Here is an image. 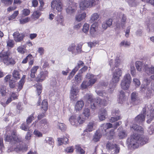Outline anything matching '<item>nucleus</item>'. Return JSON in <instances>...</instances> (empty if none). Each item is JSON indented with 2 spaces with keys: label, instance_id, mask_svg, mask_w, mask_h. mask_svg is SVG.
I'll use <instances>...</instances> for the list:
<instances>
[{
  "label": "nucleus",
  "instance_id": "nucleus-38",
  "mask_svg": "<svg viewBox=\"0 0 154 154\" xmlns=\"http://www.w3.org/2000/svg\"><path fill=\"white\" fill-rule=\"evenodd\" d=\"M79 69V66H76L70 73L68 77V79H70L71 78H72Z\"/></svg>",
  "mask_w": 154,
  "mask_h": 154
},
{
  "label": "nucleus",
  "instance_id": "nucleus-58",
  "mask_svg": "<svg viewBox=\"0 0 154 154\" xmlns=\"http://www.w3.org/2000/svg\"><path fill=\"white\" fill-rule=\"evenodd\" d=\"M13 0H2V2L7 6L11 5L13 2Z\"/></svg>",
  "mask_w": 154,
  "mask_h": 154
},
{
  "label": "nucleus",
  "instance_id": "nucleus-57",
  "mask_svg": "<svg viewBox=\"0 0 154 154\" xmlns=\"http://www.w3.org/2000/svg\"><path fill=\"white\" fill-rule=\"evenodd\" d=\"M34 119V117L33 116V115H31L29 116L26 119V122L27 125H29L30 124L32 121Z\"/></svg>",
  "mask_w": 154,
  "mask_h": 154
},
{
  "label": "nucleus",
  "instance_id": "nucleus-23",
  "mask_svg": "<svg viewBox=\"0 0 154 154\" xmlns=\"http://www.w3.org/2000/svg\"><path fill=\"white\" fill-rule=\"evenodd\" d=\"M126 99L125 92L122 91H120L119 97V103L122 104Z\"/></svg>",
  "mask_w": 154,
  "mask_h": 154
},
{
  "label": "nucleus",
  "instance_id": "nucleus-40",
  "mask_svg": "<svg viewBox=\"0 0 154 154\" xmlns=\"http://www.w3.org/2000/svg\"><path fill=\"white\" fill-rule=\"evenodd\" d=\"M89 86H91L89 81L86 80L84 81L81 85V88L82 89H85Z\"/></svg>",
  "mask_w": 154,
  "mask_h": 154
},
{
  "label": "nucleus",
  "instance_id": "nucleus-31",
  "mask_svg": "<svg viewBox=\"0 0 154 154\" xmlns=\"http://www.w3.org/2000/svg\"><path fill=\"white\" fill-rule=\"evenodd\" d=\"M122 80L131 83V78L130 75L129 73L125 74Z\"/></svg>",
  "mask_w": 154,
  "mask_h": 154
},
{
  "label": "nucleus",
  "instance_id": "nucleus-3",
  "mask_svg": "<svg viewBox=\"0 0 154 154\" xmlns=\"http://www.w3.org/2000/svg\"><path fill=\"white\" fill-rule=\"evenodd\" d=\"M0 57L3 62L6 65H12L15 63L14 60L10 56V53L8 51L0 53Z\"/></svg>",
  "mask_w": 154,
  "mask_h": 154
},
{
  "label": "nucleus",
  "instance_id": "nucleus-35",
  "mask_svg": "<svg viewBox=\"0 0 154 154\" xmlns=\"http://www.w3.org/2000/svg\"><path fill=\"white\" fill-rule=\"evenodd\" d=\"M48 107L47 101L46 100H44L42 102L41 108L45 112H46L48 109Z\"/></svg>",
  "mask_w": 154,
  "mask_h": 154
},
{
  "label": "nucleus",
  "instance_id": "nucleus-61",
  "mask_svg": "<svg viewBox=\"0 0 154 154\" xmlns=\"http://www.w3.org/2000/svg\"><path fill=\"white\" fill-rule=\"evenodd\" d=\"M25 82L24 81H21L20 80L18 83V88L17 89V91L18 92L20 91L23 87V86Z\"/></svg>",
  "mask_w": 154,
  "mask_h": 154
},
{
  "label": "nucleus",
  "instance_id": "nucleus-13",
  "mask_svg": "<svg viewBox=\"0 0 154 154\" xmlns=\"http://www.w3.org/2000/svg\"><path fill=\"white\" fill-rule=\"evenodd\" d=\"M107 115V112L105 109H100L98 112V117L101 121L105 120L106 118Z\"/></svg>",
  "mask_w": 154,
  "mask_h": 154
},
{
  "label": "nucleus",
  "instance_id": "nucleus-46",
  "mask_svg": "<svg viewBox=\"0 0 154 154\" xmlns=\"http://www.w3.org/2000/svg\"><path fill=\"white\" fill-rule=\"evenodd\" d=\"M82 113L85 116L88 118L90 115L89 109L88 108H85L83 110Z\"/></svg>",
  "mask_w": 154,
  "mask_h": 154
},
{
  "label": "nucleus",
  "instance_id": "nucleus-4",
  "mask_svg": "<svg viewBox=\"0 0 154 154\" xmlns=\"http://www.w3.org/2000/svg\"><path fill=\"white\" fill-rule=\"evenodd\" d=\"M150 82V80L147 79H144L143 81V84L141 85L140 88V91L141 92L145 91V90L147 89V91L145 95V97L149 98L153 96L152 92L150 89L147 88V86L149 85Z\"/></svg>",
  "mask_w": 154,
  "mask_h": 154
},
{
  "label": "nucleus",
  "instance_id": "nucleus-39",
  "mask_svg": "<svg viewBox=\"0 0 154 154\" xmlns=\"http://www.w3.org/2000/svg\"><path fill=\"white\" fill-rule=\"evenodd\" d=\"M143 66V65L141 62L137 61L136 62V66L138 71H140Z\"/></svg>",
  "mask_w": 154,
  "mask_h": 154
},
{
  "label": "nucleus",
  "instance_id": "nucleus-60",
  "mask_svg": "<svg viewBox=\"0 0 154 154\" xmlns=\"http://www.w3.org/2000/svg\"><path fill=\"white\" fill-rule=\"evenodd\" d=\"M119 111L118 109H113L112 111V115L114 116H118L119 115Z\"/></svg>",
  "mask_w": 154,
  "mask_h": 154
},
{
  "label": "nucleus",
  "instance_id": "nucleus-1",
  "mask_svg": "<svg viewBox=\"0 0 154 154\" xmlns=\"http://www.w3.org/2000/svg\"><path fill=\"white\" fill-rule=\"evenodd\" d=\"M148 139L143 136L137 135L134 134L127 140V143L130 147L134 149L137 148L139 146L143 145L147 142Z\"/></svg>",
  "mask_w": 154,
  "mask_h": 154
},
{
  "label": "nucleus",
  "instance_id": "nucleus-8",
  "mask_svg": "<svg viewBox=\"0 0 154 154\" xmlns=\"http://www.w3.org/2000/svg\"><path fill=\"white\" fill-rule=\"evenodd\" d=\"M48 72L47 71H42L39 72L36 78L37 81L42 82L48 76Z\"/></svg>",
  "mask_w": 154,
  "mask_h": 154
},
{
  "label": "nucleus",
  "instance_id": "nucleus-24",
  "mask_svg": "<svg viewBox=\"0 0 154 154\" xmlns=\"http://www.w3.org/2000/svg\"><path fill=\"white\" fill-rule=\"evenodd\" d=\"M75 45L74 43H72L69 45L67 48V50L70 52H71L72 54L75 55Z\"/></svg>",
  "mask_w": 154,
  "mask_h": 154
},
{
  "label": "nucleus",
  "instance_id": "nucleus-2",
  "mask_svg": "<svg viewBox=\"0 0 154 154\" xmlns=\"http://www.w3.org/2000/svg\"><path fill=\"white\" fill-rule=\"evenodd\" d=\"M122 70L118 68L116 69L112 74V81L110 82L109 85V89L108 91L110 93H112L114 89L116 86V83L119 81L120 77L122 76Z\"/></svg>",
  "mask_w": 154,
  "mask_h": 154
},
{
  "label": "nucleus",
  "instance_id": "nucleus-51",
  "mask_svg": "<svg viewBox=\"0 0 154 154\" xmlns=\"http://www.w3.org/2000/svg\"><path fill=\"white\" fill-rule=\"evenodd\" d=\"M82 45L81 44H78L77 46L76 47V53L75 55L81 53L82 51Z\"/></svg>",
  "mask_w": 154,
  "mask_h": 154
},
{
  "label": "nucleus",
  "instance_id": "nucleus-47",
  "mask_svg": "<svg viewBox=\"0 0 154 154\" xmlns=\"http://www.w3.org/2000/svg\"><path fill=\"white\" fill-rule=\"evenodd\" d=\"M89 25L88 24L85 23L83 26L82 31L85 34L87 33L89 30Z\"/></svg>",
  "mask_w": 154,
  "mask_h": 154
},
{
  "label": "nucleus",
  "instance_id": "nucleus-5",
  "mask_svg": "<svg viewBox=\"0 0 154 154\" xmlns=\"http://www.w3.org/2000/svg\"><path fill=\"white\" fill-rule=\"evenodd\" d=\"M91 109L94 110L97 107V106H106V101L104 99H101L100 98L96 99L94 100V103L92 102Z\"/></svg>",
  "mask_w": 154,
  "mask_h": 154
},
{
  "label": "nucleus",
  "instance_id": "nucleus-28",
  "mask_svg": "<svg viewBox=\"0 0 154 154\" xmlns=\"http://www.w3.org/2000/svg\"><path fill=\"white\" fill-rule=\"evenodd\" d=\"M12 76L13 78L15 80H18L20 78V75L19 71L14 69L12 73Z\"/></svg>",
  "mask_w": 154,
  "mask_h": 154
},
{
  "label": "nucleus",
  "instance_id": "nucleus-50",
  "mask_svg": "<svg viewBox=\"0 0 154 154\" xmlns=\"http://www.w3.org/2000/svg\"><path fill=\"white\" fill-rule=\"evenodd\" d=\"M90 7L97 5L99 3V0H89Z\"/></svg>",
  "mask_w": 154,
  "mask_h": 154
},
{
  "label": "nucleus",
  "instance_id": "nucleus-63",
  "mask_svg": "<svg viewBox=\"0 0 154 154\" xmlns=\"http://www.w3.org/2000/svg\"><path fill=\"white\" fill-rule=\"evenodd\" d=\"M131 73L132 76L133 77L136 76V69L135 67L131 66L130 67Z\"/></svg>",
  "mask_w": 154,
  "mask_h": 154
},
{
  "label": "nucleus",
  "instance_id": "nucleus-41",
  "mask_svg": "<svg viewBox=\"0 0 154 154\" xmlns=\"http://www.w3.org/2000/svg\"><path fill=\"white\" fill-rule=\"evenodd\" d=\"M73 5H69L66 9L67 13L68 14H71L73 13L75 11V9L73 8Z\"/></svg>",
  "mask_w": 154,
  "mask_h": 154
},
{
  "label": "nucleus",
  "instance_id": "nucleus-18",
  "mask_svg": "<svg viewBox=\"0 0 154 154\" xmlns=\"http://www.w3.org/2000/svg\"><path fill=\"white\" fill-rule=\"evenodd\" d=\"M69 138V136L67 134H66V136H64L63 138H58V143L59 145H60L62 144H66L67 143Z\"/></svg>",
  "mask_w": 154,
  "mask_h": 154
},
{
  "label": "nucleus",
  "instance_id": "nucleus-59",
  "mask_svg": "<svg viewBox=\"0 0 154 154\" xmlns=\"http://www.w3.org/2000/svg\"><path fill=\"white\" fill-rule=\"evenodd\" d=\"M131 7L135 6L136 5L135 0H126Z\"/></svg>",
  "mask_w": 154,
  "mask_h": 154
},
{
  "label": "nucleus",
  "instance_id": "nucleus-36",
  "mask_svg": "<svg viewBox=\"0 0 154 154\" xmlns=\"http://www.w3.org/2000/svg\"><path fill=\"white\" fill-rule=\"evenodd\" d=\"M63 17L62 15H58L56 18V21L58 23L63 25Z\"/></svg>",
  "mask_w": 154,
  "mask_h": 154
},
{
  "label": "nucleus",
  "instance_id": "nucleus-54",
  "mask_svg": "<svg viewBox=\"0 0 154 154\" xmlns=\"http://www.w3.org/2000/svg\"><path fill=\"white\" fill-rule=\"evenodd\" d=\"M40 4V6L38 8V11H43L44 10V8L43 7L44 3L43 2V0H38Z\"/></svg>",
  "mask_w": 154,
  "mask_h": 154
},
{
  "label": "nucleus",
  "instance_id": "nucleus-11",
  "mask_svg": "<svg viewBox=\"0 0 154 154\" xmlns=\"http://www.w3.org/2000/svg\"><path fill=\"white\" fill-rule=\"evenodd\" d=\"M14 41L16 42H20L23 40L25 37V35L23 33L20 34L19 32H15L13 34Z\"/></svg>",
  "mask_w": 154,
  "mask_h": 154
},
{
  "label": "nucleus",
  "instance_id": "nucleus-12",
  "mask_svg": "<svg viewBox=\"0 0 154 154\" xmlns=\"http://www.w3.org/2000/svg\"><path fill=\"white\" fill-rule=\"evenodd\" d=\"M102 135H106L104 134L102 131V130H101L100 128L96 131L94 134L93 136V140L95 142H97L99 141L100 138L101 137Z\"/></svg>",
  "mask_w": 154,
  "mask_h": 154
},
{
  "label": "nucleus",
  "instance_id": "nucleus-64",
  "mask_svg": "<svg viewBox=\"0 0 154 154\" xmlns=\"http://www.w3.org/2000/svg\"><path fill=\"white\" fill-rule=\"evenodd\" d=\"M114 131V130L113 129L111 130L109 133H108L107 132V134L106 135L108 137H109V138H112L115 135V132Z\"/></svg>",
  "mask_w": 154,
  "mask_h": 154
},
{
  "label": "nucleus",
  "instance_id": "nucleus-16",
  "mask_svg": "<svg viewBox=\"0 0 154 154\" xmlns=\"http://www.w3.org/2000/svg\"><path fill=\"white\" fill-rule=\"evenodd\" d=\"M78 90L76 88H74L72 87L71 89L70 97L71 100H76V95L78 92Z\"/></svg>",
  "mask_w": 154,
  "mask_h": 154
},
{
  "label": "nucleus",
  "instance_id": "nucleus-29",
  "mask_svg": "<svg viewBox=\"0 0 154 154\" xmlns=\"http://www.w3.org/2000/svg\"><path fill=\"white\" fill-rule=\"evenodd\" d=\"M94 122L92 121L88 125L85 131L86 132H91L94 130Z\"/></svg>",
  "mask_w": 154,
  "mask_h": 154
},
{
  "label": "nucleus",
  "instance_id": "nucleus-44",
  "mask_svg": "<svg viewBox=\"0 0 154 154\" xmlns=\"http://www.w3.org/2000/svg\"><path fill=\"white\" fill-rule=\"evenodd\" d=\"M75 149L77 151L78 153L79 154H84L85 153V151L82 149L80 145H76L75 146Z\"/></svg>",
  "mask_w": 154,
  "mask_h": 154
},
{
  "label": "nucleus",
  "instance_id": "nucleus-22",
  "mask_svg": "<svg viewBox=\"0 0 154 154\" xmlns=\"http://www.w3.org/2000/svg\"><path fill=\"white\" fill-rule=\"evenodd\" d=\"M131 129L132 130L137 132L142 133L143 132V128L141 126L136 124H133L131 127Z\"/></svg>",
  "mask_w": 154,
  "mask_h": 154
},
{
  "label": "nucleus",
  "instance_id": "nucleus-19",
  "mask_svg": "<svg viewBox=\"0 0 154 154\" xmlns=\"http://www.w3.org/2000/svg\"><path fill=\"white\" fill-rule=\"evenodd\" d=\"M85 97V99L86 101L90 103V106L91 109V106L92 105V102H93V103H94V100H95L96 99L93 98L92 95L90 93L87 94Z\"/></svg>",
  "mask_w": 154,
  "mask_h": 154
},
{
  "label": "nucleus",
  "instance_id": "nucleus-21",
  "mask_svg": "<svg viewBox=\"0 0 154 154\" xmlns=\"http://www.w3.org/2000/svg\"><path fill=\"white\" fill-rule=\"evenodd\" d=\"M69 121L71 125L76 126L78 125L77 116L75 115L72 116L69 119Z\"/></svg>",
  "mask_w": 154,
  "mask_h": 154
},
{
  "label": "nucleus",
  "instance_id": "nucleus-42",
  "mask_svg": "<svg viewBox=\"0 0 154 154\" xmlns=\"http://www.w3.org/2000/svg\"><path fill=\"white\" fill-rule=\"evenodd\" d=\"M38 122V121L36 120L31 125L33 127L34 129H36V128L41 129L42 128V125L39 124V122L36 124V123Z\"/></svg>",
  "mask_w": 154,
  "mask_h": 154
},
{
  "label": "nucleus",
  "instance_id": "nucleus-37",
  "mask_svg": "<svg viewBox=\"0 0 154 154\" xmlns=\"http://www.w3.org/2000/svg\"><path fill=\"white\" fill-rule=\"evenodd\" d=\"M120 148L119 146L117 144H115V147L113 149V151H112V153L118 154L120 152Z\"/></svg>",
  "mask_w": 154,
  "mask_h": 154
},
{
  "label": "nucleus",
  "instance_id": "nucleus-15",
  "mask_svg": "<svg viewBox=\"0 0 154 154\" xmlns=\"http://www.w3.org/2000/svg\"><path fill=\"white\" fill-rule=\"evenodd\" d=\"M89 2V0H85L82 1L79 4L80 9L84 10L88 8H90Z\"/></svg>",
  "mask_w": 154,
  "mask_h": 154
},
{
  "label": "nucleus",
  "instance_id": "nucleus-55",
  "mask_svg": "<svg viewBox=\"0 0 154 154\" xmlns=\"http://www.w3.org/2000/svg\"><path fill=\"white\" fill-rule=\"evenodd\" d=\"M99 18V15L97 13L93 14L91 16V20L92 21L97 20Z\"/></svg>",
  "mask_w": 154,
  "mask_h": 154
},
{
  "label": "nucleus",
  "instance_id": "nucleus-53",
  "mask_svg": "<svg viewBox=\"0 0 154 154\" xmlns=\"http://www.w3.org/2000/svg\"><path fill=\"white\" fill-rule=\"evenodd\" d=\"M42 13L38 11H37L33 12L32 16L34 18L38 19L41 15Z\"/></svg>",
  "mask_w": 154,
  "mask_h": 154
},
{
  "label": "nucleus",
  "instance_id": "nucleus-9",
  "mask_svg": "<svg viewBox=\"0 0 154 154\" xmlns=\"http://www.w3.org/2000/svg\"><path fill=\"white\" fill-rule=\"evenodd\" d=\"M5 140L6 141L8 142H11L13 140L17 142L20 141L17 136V135L16 131H12L11 136H7L6 137Z\"/></svg>",
  "mask_w": 154,
  "mask_h": 154
},
{
  "label": "nucleus",
  "instance_id": "nucleus-56",
  "mask_svg": "<svg viewBox=\"0 0 154 154\" xmlns=\"http://www.w3.org/2000/svg\"><path fill=\"white\" fill-rule=\"evenodd\" d=\"M17 50L18 52L21 54H23L25 51L24 46L21 45L19 46L17 48Z\"/></svg>",
  "mask_w": 154,
  "mask_h": 154
},
{
  "label": "nucleus",
  "instance_id": "nucleus-48",
  "mask_svg": "<svg viewBox=\"0 0 154 154\" xmlns=\"http://www.w3.org/2000/svg\"><path fill=\"white\" fill-rule=\"evenodd\" d=\"M18 14L19 11H14L13 13L8 17V20H12L15 19Z\"/></svg>",
  "mask_w": 154,
  "mask_h": 154
},
{
  "label": "nucleus",
  "instance_id": "nucleus-14",
  "mask_svg": "<svg viewBox=\"0 0 154 154\" xmlns=\"http://www.w3.org/2000/svg\"><path fill=\"white\" fill-rule=\"evenodd\" d=\"M120 60L119 57H117L115 60V62L113 63V60H111L109 61V64L111 68V70L113 71L115 67H118L119 65Z\"/></svg>",
  "mask_w": 154,
  "mask_h": 154
},
{
  "label": "nucleus",
  "instance_id": "nucleus-33",
  "mask_svg": "<svg viewBox=\"0 0 154 154\" xmlns=\"http://www.w3.org/2000/svg\"><path fill=\"white\" fill-rule=\"evenodd\" d=\"M127 134L125 130H123L120 131L118 134V136L120 139H123L127 136Z\"/></svg>",
  "mask_w": 154,
  "mask_h": 154
},
{
  "label": "nucleus",
  "instance_id": "nucleus-25",
  "mask_svg": "<svg viewBox=\"0 0 154 154\" xmlns=\"http://www.w3.org/2000/svg\"><path fill=\"white\" fill-rule=\"evenodd\" d=\"M147 30L149 32H154V19H152L150 23L147 25Z\"/></svg>",
  "mask_w": 154,
  "mask_h": 154
},
{
  "label": "nucleus",
  "instance_id": "nucleus-45",
  "mask_svg": "<svg viewBox=\"0 0 154 154\" xmlns=\"http://www.w3.org/2000/svg\"><path fill=\"white\" fill-rule=\"evenodd\" d=\"M28 125H27V123L26 124L25 123H23L20 126V128L23 130L27 131L29 129V127Z\"/></svg>",
  "mask_w": 154,
  "mask_h": 154
},
{
  "label": "nucleus",
  "instance_id": "nucleus-26",
  "mask_svg": "<svg viewBox=\"0 0 154 154\" xmlns=\"http://www.w3.org/2000/svg\"><path fill=\"white\" fill-rule=\"evenodd\" d=\"M84 103L82 100L77 101L76 103L75 109L76 111L81 110L84 106Z\"/></svg>",
  "mask_w": 154,
  "mask_h": 154
},
{
  "label": "nucleus",
  "instance_id": "nucleus-62",
  "mask_svg": "<svg viewBox=\"0 0 154 154\" xmlns=\"http://www.w3.org/2000/svg\"><path fill=\"white\" fill-rule=\"evenodd\" d=\"M85 119L84 118L81 117L80 116H77V121L78 125L83 123L85 121Z\"/></svg>",
  "mask_w": 154,
  "mask_h": 154
},
{
  "label": "nucleus",
  "instance_id": "nucleus-17",
  "mask_svg": "<svg viewBox=\"0 0 154 154\" xmlns=\"http://www.w3.org/2000/svg\"><path fill=\"white\" fill-rule=\"evenodd\" d=\"M145 115L140 114L137 116L134 119V121L136 122L141 124L145 120Z\"/></svg>",
  "mask_w": 154,
  "mask_h": 154
},
{
  "label": "nucleus",
  "instance_id": "nucleus-20",
  "mask_svg": "<svg viewBox=\"0 0 154 154\" xmlns=\"http://www.w3.org/2000/svg\"><path fill=\"white\" fill-rule=\"evenodd\" d=\"M143 70L148 75L154 74V67L152 66L150 67H149L147 65H144Z\"/></svg>",
  "mask_w": 154,
  "mask_h": 154
},
{
  "label": "nucleus",
  "instance_id": "nucleus-34",
  "mask_svg": "<svg viewBox=\"0 0 154 154\" xmlns=\"http://www.w3.org/2000/svg\"><path fill=\"white\" fill-rule=\"evenodd\" d=\"M115 144L112 142H108L106 145V149L108 151H112L115 147Z\"/></svg>",
  "mask_w": 154,
  "mask_h": 154
},
{
  "label": "nucleus",
  "instance_id": "nucleus-30",
  "mask_svg": "<svg viewBox=\"0 0 154 154\" xmlns=\"http://www.w3.org/2000/svg\"><path fill=\"white\" fill-rule=\"evenodd\" d=\"M38 68V66H34L31 68L30 74V76L31 78H34L35 77V74Z\"/></svg>",
  "mask_w": 154,
  "mask_h": 154
},
{
  "label": "nucleus",
  "instance_id": "nucleus-6",
  "mask_svg": "<svg viewBox=\"0 0 154 154\" xmlns=\"http://www.w3.org/2000/svg\"><path fill=\"white\" fill-rule=\"evenodd\" d=\"M131 103L133 105H137L140 103L141 99L136 92H132L131 95Z\"/></svg>",
  "mask_w": 154,
  "mask_h": 154
},
{
  "label": "nucleus",
  "instance_id": "nucleus-27",
  "mask_svg": "<svg viewBox=\"0 0 154 154\" xmlns=\"http://www.w3.org/2000/svg\"><path fill=\"white\" fill-rule=\"evenodd\" d=\"M131 83L122 80L120 84L121 88L124 90L128 89Z\"/></svg>",
  "mask_w": 154,
  "mask_h": 154
},
{
  "label": "nucleus",
  "instance_id": "nucleus-10",
  "mask_svg": "<svg viewBox=\"0 0 154 154\" xmlns=\"http://www.w3.org/2000/svg\"><path fill=\"white\" fill-rule=\"evenodd\" d=\"M113 128V125L110 123H104L101 125L100 128L102 130V133L104 134H106L108 129Z\"/></svg>",
  "mask_w": 154,
  "mask_h": 154
},
{
  "label": "nucleus",
  "instance_id": "nucleus-52",
  "mask_svg": "<svg viewBox=\"0 0 154 154\" xmlns=\"http://www.w3.org/2000/svg\"><path fill=\"white\" fill-rule=\"evenodd\" d=\"M45 140L46 143L50 145H52L54 143V140L51 137H47L45 138Z\"/></svg>",
  "mask_w": 154,
  "mask_h": 154
},
{
  "label": "nucleus",
  "instance_id": "nucleus-7",
  "mask_svg": "<svg viewBox=\"0 0 154 154\" xmlns=\"http://www.w3.org/2000/svg\"><path fill=\"white\" fill-rule=\"evenodd\" d=\"M51 6L52 8L56 9L58 11H61L62 10V4L60 0H53Z\"/></svg>",
  "mask_w": 154,
  "mask_h": 154
},
{
  "label": "nucleus",
  "instance_id": "nucleus-32",
  "mask_svg": "<svg viewBox=\"0 0 154 154\" xmlns=\"http://www.w3.org/2000/svg\"><path fill=\"white\" fill-rule=\"evenodd\" d=\"M86 14L84 12L81 14H77L76 17V20L78 21H80L85 17Z\"/></svg>",
  "mask_w": 154,
  "mask_h": 154
},
{
  "label": "nucleus",
  "instance_id": "nucleus-49",
  "mask_svg": "<svg viewBox=\"0 0 154 154\" xmlns=\"http://www.w3.org/2000/svg\"><path fill=\"white\" fill-rule=\"evenodd\" d=\"M121 117L120 116H114L111 117L109 119V121L111 122H114L121 119Z\"/></svg>",
  "mask_w": 154,
  "mask_h": 154
},
{
  "label": "nucleus",
  "instance_id": "nucleus-43",
  "mask_svg": "<svg viewBox=\"0 0 154 154\" xmlns=\"http://www.w3.org/2000/svg\"><path fill=\"white\" fill-rule=\"evenodd\" d=\"M130 45V42L128 41L127 40H123L121 42L119 45L120 46H124L125 47H127L129 46Z\"/></svg>",
  "mask_w": 154,
  "mask_h": 154
}]
</instances>
